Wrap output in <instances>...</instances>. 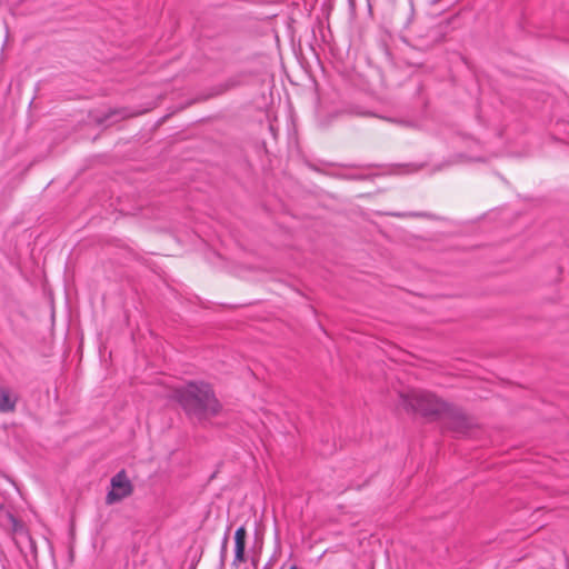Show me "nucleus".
Masks as SVG:
<instances>
[{"label": "nucleus", "mask_w": 569, "mask_h": 569, "mask_svg": "<svg viewBox=\"0 0 569 569\" xmlns=\"http://www.w3.org/2000/svg\"><path fill=\"white\" fill-rule=\"evenodd\" d=\"M173 398L192 421L204 423L217 417L222 406L210 385L206 382H188L173 390Z\"/></svg>", "instance_id": "nucleus-1"}, {"label": "nucleus", "mask_w": 569, "mask_h": 569, "mask_svg": "<svg viewBox=\"0 0 569 569\" xmlns=\"http://www.w3.org/2000/svg\"><path fill=\"white\" fill-rule=\"evenodd\" d=\"M246 538L247 530L243 526L239 527L234 533V559L233 565H238L246 561L244 550H246Z\"/></svg>", "instance_id": "nucleus-6"}, {"label": "nucleus", "mask_w": 569, "mask_h": 569, "mask_svg": "<svg viewBox=\"0 0 569 569\" xmlns=\"http://www.w3.org/2000/svg\"><path fill=\"white\" fill-rule=\"evenodd\" d=\"M443 417L448 420L449 427L460 435H466L476 427V421L471 417L453 406H450Z\"/></svg>", "instance_id": "nucleus-4"}, {"label": "nucleus", "mask_w": 569, "mask_h": 569, "mask_svg": "<svg viewBox=\"0 0 569 569\" xmlns=\"http://www.w3.org/2000/svg\"><path fill=\"white\" fill-rule=\"evenodd\" d=\"M400 405L407 411H413L429 418L443 417L451 405L425 390H407L399 393Z\"/></svg>", "instance_id": "nucleus-2"}, {"label": "nucleus", "mask_w": 569, "mask_h": 569, "mask_svg": "<svg viewBox=\"0 0 569 569\" xmlns=\"http://www.w3.org/2000/svg\"><path fill=\"white\" fill-rule=\"evenodd\" d=\"M290 569H297V567L292 566Z\"/></svg>", "instance_id": "nucleus-10"}, {"label": "nucleus", "mask_w": 569, "mask_h": 569, "mask_svg": "<svg viewBox=\"0 0 569 569\" xmlns=\"http://www.w3.org/2000/svg\"><path fill=\"white\" fill-rule=\"evenodd\" d=\"M403 9L407 13V19L403 21V26H408L411 20L412 13H413V8H412L411 3L406 2Z\"/></svg>", "instance_id": "nucleus-9"}, {"label": "nucleus", "mask_w": 569, "mask_h": 569, "mask_svg": "<svg viewBox=\"0 0 569 569\" xmlns=\"http://www.w3.org/2000/svg\"><path fill=\"white\" fill-rule=\"evenodd\" d=\"M19 399V393L16 390L7 386H0V413L14 412Z\"/></svg>", "instance_id": "nucleus-5"}, {"label": "nucleus", "mask_w": 569, "mask_h": 569, "mask_svg": "<svg viewBox=\"0 0 569 569\" xmlns=\"http://www.w3.org/2000/svg\"><path fill=\"white\" fill-rule=\"evenodd\" d=\"M113 116H119L121 119H124V118H129V117H132L133 113L129 112L127 109H114V110H110L103 119H99V122L102 123L104 121H107L108 119H110L111 117Z\"/></svg>", "instance_id": "nucleus-7"}, {"label": "nucleus", "mask_w": 569, "mask_h": 569, "mask_svg": "<svg viewBox=\"0 0 569 569\" xmlns=\"http://www.w3.org/2000/svg\"><path fill=\"white\" fill-rule=\"evenodd\" d=\"M228 541H229V535L228 532H226L223 539H222V543H221V550H220V557H221V560L223 561L227 557V550H228Z\"/></svg>", "instance_id": "nucleus-8"}, {"label": "nucleus", "mask_w": 569, "mask_h": 569, "mask_svg": "<svg viewBox=\"0 0 569 569\" xmlns=\"http://www.w3.org/2000/svg\"><path fill=\"white\" fill-rule=\"evenodd\" d=\"M110 485L111 490L106 496V503L109 506L122 501L133 492V485L123 469L111 478Z\"/></svg>", "instance_id": "nucleus-3"}]
</instances>
